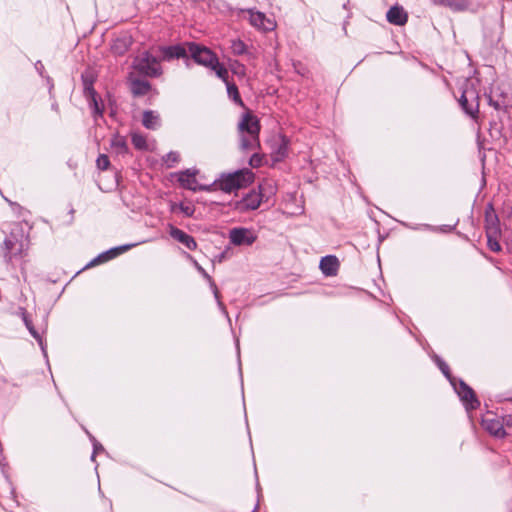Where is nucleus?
<instances>
[{
  "label": "nucleus",
  "instance_id": "1",
  "mask_svg": "<svg viewBox=\"0 0 512 512\" xmlns=\"http://www.w3.org/2000/svg\"><path fill=\"white\" fill-rule=\"evenodd\" d=\"M260 129L259 119L249 111L242 115L237 126L240 149L243 152H253L249 159V165L252 168L262 166L265 158L264 154L257 152L260 148Z\"/></svg>",
  "mask_w": 512,
  "mask_h": 512
},
{
  "label": "nucleus",
  "instance_id": "2",
  "mask_svg": "<svg viewBox=\"0 0 512 512\" xmlns=\"http://www.w3.org/2000/svg\"><path fill=\"white\" fill-rule=\"evenodd\" d=\"M252 179L253 174L250 171H237L233 174L222 176L220 179L214 181L211 187L215 185L221 191L231 193L241 188L247 180L251 181Z\"/></svg>",
  "mask_w": 512,
  "mask_h": 512
},
{
  "label": "nucleus",
  "instance_id": "3",
  "mask_svg": "<svg viewBox=\"0 0 512 512\" xmlns=\"http://www.w3.org/2000/svg\"><path fill=\"white\" fill-rule=\"evenodd\" d=\"M133 67L140 74L148 77H159L162 74V67L158 59L147 51L135 57Z\"/></svg>",
  "mask_w": 512,
  "mask_h": 512
},
{
  "label": "nucleus",
  "instance_id": "4",
  "mask_svg": "<svg viewBox=\"0 0 512 512\" xmlns=\"http://www.w3.org/2000/svg\"><path fill=\"white\" fill-rule=\"evenodd\" d=\"M22 237V230L17 226V229H13L4 239L1 253L6 263H10L13 256L21 254L23 248Z\"/></svg>",
  "mask_w": 512,
  "mask_h": 512
},
{
  "label": "nucleus",
  "instance_id": "5",
  "mask_svg": "<svg viewBox=\"0 0 512 512\" xmlns=\"http://www.w3.org/2000/svg\"><path fill=\"white\" fill-rule=\"evenodd\" d=\"M188 51L191 58L199 65L210 68L218 59L217 55L209 48L191 42L188 44Z\"/></svg>",
  "mask_w": 512,
  "mask_h": 512
},
{
  "label": "nucleus",
  "instance_id": "6",
  "mask_svg": "<svg viewBox=\"0 0 512 512\" xmlns=\"http://www.w3.org/2000/svg\"><path fill=\"white\" fill-rule=\"evenodd\" d=\"M198 170L186 169L175 173L177 181L180 186L184 189L196 192V191H211V185H199L196 179Z\"/></svg>",
  "mask_w": 512,
  "mask_h": 512
},
{
  "label": "nucleus",
  "instance_id": "7",
  "mask_svg": "<svg viewBox=\"0 0 512 512\" xmlns=\"http://www.w3.org/2000/svg\"><path fill=\"white\" fill-rule=\"evenodd\" d=\"M229 239L235 246H250L256 241L257 236L248 228L237 227L229 231Z\"/></svg>",
  "mask_w": 512,
  "mask_h": 512
},
{
  "label": "nucleus",
  "instance_id": "8",
  "mask_svg": "<svg viewBox=\"0 0 512 512\" xmlns=\"http://www.w3.org/2000/svg\"><path fill=\"white\" fill-rule=\"evenodd\" d=\"M289 146V138L282 134L278 135V137L273 140V144L271 146L270 156L272 162H282L288 156Z\"/></svg>",
  "mask_w": 512,
  "mask_h": 512
},
{
  "label": "nucleus",
  "instance_id": "9",
  "mask_svg": "<svg viewBox=\"0 0 512 512\" xmlns=\"http://www.w3.org/2000/svg\"><path fill=\"white\" fill-rule=\"evenodd\" d=\"M263 201L262 186L258 187V191L252 189L237 204V208L242 211L256 210Z\"/></svg>",
  "mask_w": 512,
  "mask_h": 512
},
{
  "label": "nucleus",
  "instance_id": "10",
  "mask_svg": "<svg viewBox=\"0 0 512 512\" xmlns=\"http://www.w3.org/2000/svg\"><path fill=\"white\" fill-rule=\"evenodd\" d=\"M188 257L192 260L193 262V265L194 267L196 268V270L207 280V282L209 283V286L213 292V295H214V298L215 300L217 301V305L219 307V309L221 310V312L227 317L229 318L228 316V312L224 306V304L222 303V301L220 300V293H219V290L217 288V285L216 283L214 282V280L212 279V277L206 272V270L196 261L194 260L190 255H188ZM230 321V319H228Z\"/></svg>",
  "mask_w": 512,
  "mask_h": 512
},
{
  "label": "nucleus",
  "instance_id": "11",
  "mask_svg": "<svg viewBox=\"0 0 512 512\" xmlns=\"http://www.w3.org/2000/svg\"><path fill=\"white\" fill-rule=\"evenodd\" d=\"M136 245H137L136 243H132V244H124L121 246L113 247V248L99 254L86 267L94 266L96 264L109 261V260L119 256L120 254L128 251L129 249L135 247Z\"/></svg>",
  "mask_w": 512,
  "mask_h": 512
},
{
  "label": "nucleus",
  "instance_id": "12",
  "mask_svg": "<svg viewBox=\"0 0 512 512\" xmlns=\"http://www.w3.org/2000/svg\"><path fill=\"white\" fill-rule=\"evenodd\" d=\"M169 235L179 243L183 244L187 249L194 251L197 249V242L191 235L182 231L181 229L173 226L172 224L168 225Z\"/></svg>",
  "mask_w": 512,
  "mask_h": 512
},
{
  "label": "nucleus",
  "instance_id": "13",
  "mask_svg": "<svg viewBox=\"0 0 512 512\" xmlns=\"http://www.w3.org/2000/svg\"><path fill=\"white\" fill-rule=\"evenodd\" d=\"M483 428L491 435L499 438L506 436V432L501 421L491 414H487L482 420Z\"/></svg>",
  "mask_w": 512,
  "mask_h": 512
},
{
  "label": "nucleus",
  "instance_id": "14",
  "mask_svg": "<svg viewBox=\"0 0 512 512\" xmlns=\"http://www.w3.org/2000/svg\"><path fill=\"white\" fill-rule=\"evenodd\" d=\"M459 103L465 112L473 118L477 117L479 112L478 97L471 93L470 97L466 91L463 92L459 99Z\"/></svg>",
  "mask_w": 512,
  "mask_h": 512
},
{
  "label": "nucleus",
  "instance_id": "15",
  "mask_svg": "<svg viewBox=\"0 0 512 512\" xmlns=\"http://www.w3.org/2000/svg\"><path fill=\"white\" fill-rule=\"evenodd\" d=\"M160 52L162 54L163 59L166 61L179 58H186L187 61L189 60L187 57V50L181 44L161 46Z\"/></svg>",
  "mask_w": 512,
  "mask_h": 512
},
{
  "label": "nucleus",
  "instance_id": "16",
  "mask_svg": "<svg viewBox=\"0 0 512 512\" xmlns=\"http://www.w3.org/2000/svg\"><path fill=\"white\" fill-rule=\"evenodd\" d=\"M319 267L324 275L334 276L337 274L339 261L334 255H326L321 258Z\"/></svg>",
  "mask_w": 512,
  "mask_h": 512
},
{
  "label": "nucleus",
  "instance_id": "17",
  "mask_svg": "<svg viewBox=\"0 0 512 512\" xmlns=\"http://www.w3.org/2000/svg\"><path fill=\"white\" fill-rule=\"evenodd\" d=\"M250 23L252 26L265 31L272 30L274 23L266 18L265 14L259 11H250Z\"/></svg>",
  "mask_w": 512,
  "mask_h": 512
},
{
  "label": "nucleus",
  "instance_id": "18",
  "mask_svg": "<svg viewBox=\"0 0 512 512\" xmlns=\"http://www.w3.org/2000/svg\"><path fill=\"white\" fill-rule=\"evenodd\" d=\"M485 220H486V234H490L492 236H498L500 234L499 220H498V217L495 214V211L491 205H489L486 210Z\"/></svg>",
  "mask_w": 512,
  "mask_h": 512
},
{
  "label": "nucleus",
  "instance_id": "19",
  "mask_svg": "<svg viewBox=\"0 0 512 512\" xmlns=\"http://www.w3.org/2000/svg\"><path fill=\"white\" fill-rule=\"evenodd\" d=\"M84 97L86 98L89 108L92 111L93 119L97 121L98 118H102L104 114V105L102 100L98 97V94H90Z\"/></svg>",
  "mask_w": 512,
  "mask_h": 512
},
{
  "label": "nucleus",
  "instance_id": "20",
  "mask_svg": "<svg viewBox=\"0 0 512 512\" xmlns=\"http://www.w3.org/2000/svg\"><path fill=\"white\" fill-rule=\"evenodd\" d=\"M386 19L389 23L400 26L407 22V14L402 7L393 6L387 11Z\"/></svg>",
  "mask_w": 512,
  "mask_h": 512
},
{
  "label": "nucleus",
  "instance_id": "21",
  "mask_svg": "<svg viewBox=\"0 0 512 512\" xmlns=\"http://www.w3.org/2000/svg\"><path fill=\"white\" fill-rule=\"evenodd\" d=\"M111 148L118 156L124 157L130 153L126 138L119 134H116L111 138Z\"/></svg>",
  "mask_w": 512,
  "mask_h": 512
},
{
  "label": "nucleus",
  "instance_id": "22",
  "mask_svg": "<svg viewBox=\"0 0 512 512\" xmlns=\"http://www.w3.org/2000/svg\"><path fill=\"white\" fill-rule=\"evenodd\" d=\"M142 124L146 129L156 130L161 126L160 116L156 111L146 110L143 112Z\"/></svg>",
  "mask_w": 512,
  "mask_h": 512
},
{
  "label": "nucleus",
  "instance_id": "23",
  "mask_svg": "<svg viewBox=\"0 0 512 512\" xmlns=\"http://www.w3.org/2000/svg\"><path fill=\"white\" fill-rule=\"evenodd\" d=\"M459 395L463 401L470 404L472 409L479 405L474 391L463 382L460 384Z\"/></svg>",
  "mask_w": 512,
  "mask_h": 512
},
{
  "label": "nucleus",
  "instance_id": "24",
  "mask_svg": "<svg viewBox=\"0 0 512 512\" xmlns=\"http://www.w3.org/2000/svg\"><path fill=\"white\" fill-rule=\"evenodd\" d=\"M151 89V84L146 80L135 79L131 82V92L135 97L146 95Z\"/></svg>",
  "mask_w": 512,
  "mask_h": 512
},
{
  "label": "nucleus",
  "instance_id": "25",
  "mask_svg": "<svg viewBox=\"0 0 512 512\" xmlns=\"http://www.w3.org/2000/svg\"><path fill=\"white\" fill-rule=\"evenodd\" d=\"M226 89H227V94H228V97L236 104V105H239L241 107L244 106V103H243V100L239 94V90H238V87L235 83L233 82H226Z\"/></svg>",
  "mask_w": 512,
  "mask_h": 512
},
{
  "label": "nucleus",
  "instance_id": "26",
  "mask_svg": "<svg viewBox=\"0 0 512 512\" xmlns=\"http://www.w3.org/2000/svg\"><path fill=\"white\" fill-rule=\"evenodd\" d=\"M81 79H82V84H83V95L84 96L97 93L96 90L94 89L95 78L93 77L92 74L83 73L81 75Z\"/></svg>",
  "mask_w": 512,
  "mask_h": 512
},
{
  "label": "nucleus",
  "instance_id": "27",
  "mask_svg": "<svg viewBox=\"0 0 512 512\" xmlns=\"http://www.w3.org/2000/svg\"><path fill=\"white\" fill-rule=\"evenodd\" d=\"M176 209H179L184 216L186 217H193L195 213V206L191 203H184L181 202L179 204L172 203L171 204V211L174 212Z\"/></svg>",
  "mask_w": 512,
  "mask_h": 512
},
{
  "label": "nucleus",
  "instance_id": "28",
  "mask_svg": "<svg viewBox=\"0 0 512 512\" xmlns=\"http://www.w3.org/2000/svg\"><path fill=\"white\" fill-rule=\"evenodd\" d=\"M215 72L216 76L221 79L224 83L228 82V70L226 67L219 62V59L216 60V63L209 68Z\"/></svg>",
  "mask_w": 512,
  "mask_h": 512
},
{
  "label": "nucleus",
  "instance_id": "29",
  "mask_svg": "<svg viewBox=\"0 0 512 512\" xmlns=\"http://www.w3.org/2000/svg\"><path fill=\"white\" fill-rule=\"evenodd\" d=\"M230 49L235 56H241L247 53V45L240 39L231 40Z\"/></svg>",
  "mask_w": 512,
  "mask_h": 512
},
{
  "label": "nucleus",
  "instance_id": "30",
  "mask_svg": "<svg viewBox=\"0 0 512 512\" xmlns=\"http://www.w3.org/2000/svg\"><path fill=\"white\" fill-rule=\"evenodd\" d=\"M438 3L454 10H464L468 6V0H438Z\"/></svg>",
  "mask_w": 512,
  "mask_h": 512
},
{
  "label": "nucleus",
  "instance_id": "31",
  "mask_svg": "<svg viewBox=\"0 0 512 512\" xmlns=\"http://www.w3.org/2000/svg\"><path fill=\"white\" fill-rule=\"evenodd\" d=\"M131 142L134 147L138 150H146L147 149V141L146 138L138 133H133L131 135Z\"/></svg>",
  "mask_w": 512,
  "mask_h": 512
},
{
  "label": "nucleus",
  "instance_id": "32",
  "mask_svg": "<svg viewBox=\"0 0 512 512\" xmlns=\"http://www.w3.org/2000/svg\"><path fill=\"white\" fill-rule=\"evenodd\" d=\"M179 160H180V155L178 152H175V151H170L163 157V161L168 168L173 167L174 164L177 163Z\"/></svg>",
  "mask_w": 512,
  "mask_h": 512
},
{
  "label": "nucleus",
  "instance_id": "33",
  "mask_svg": "<svg viewBox=\"0 0 512 512\" xmlns=\"http://www.w3.org/2000/svg\"><path fill=\"white\" fill-rule=\"evenodd\" d=\"M22 319L31 336L33 338H39V332L35 329L32 320L28 317V315L25 312L22 313Z\"/></svg>",
  "mask_w": 512,
  "mask_h": 512
},
{
  "label": "nucleus",
  "instance_id": "34",
  "mask_svg": "<svg viewBox=\"0 0 512 512\" xmlns=\"http://www.w3.org/2000/svg\"><path fill=\"white\" fill-rule=\"evenodd\" d=\"M86 433L87 435L89 436V439L90 441L92 442V445H93V452H92V455H91V460L94 461L95 460V456L98 452L100 451H104V447L102 446L101 443H99L96 438L90 434L87 430H86Z\"/></svg>",
  "mask_w": 512,
  "mask_h": 512
},
{
  "label": "nucleus",
  "instance_id": "35",
  "mask_svg": "<svg viewBox=\"0 0 512 512\" xmlns=\"http://www.w3.org/2000/svg\"><path fill=\"white\" fill-rule=\"evenodd\" d=\"M112 48L116 54H123L128 49V43L126 39H117Z\"/></svg>",
  "mask_w": 512,
  "mask_h": 512
},
{
  "label": "nucleus",
  "instance_id": "36",
  "mask_svg": "<svg viewBox=\"0 0 512 512\" xmlns=\"http://www.w3.org/2000/svg\"><path fill=\"white\" fill-rule=\"evenodd\" d=\"M97 168L104 171L108 169L110 165L109 157L105 154H100L96 160Z\"/></svg>",
  "mask_w": 512,
  "mask_h": 512
},
{
  "label": "nucleus",
  "instance_id": "37",
  "mask_svg": "<svg viewBox=\"0 0 512 512\" xmlns=\"http://www.w3.org/2000/svg\"><path fill=\"white\" fill-rule=\"evenodd\" d=\"M497 237L498 236H492L490 234H487L488 245H489L490 249L494 252H499L501 250V246L497 240Z\"/></svg>",
  "mask_w": 512,
  "mask_h": 512
},
{
  "label": "nucleus",
  "instance_id": "38",
  "mask_svg": "<svg viewBox=\"0 0 512 512\" xmlns=\"http://www.w3.org/2000/svg\"><path fill=\"white\" fill-rule=\"evenodd\" d=\"M34 339L38 342V344H39V346H40V348H41V351H42V353H43L44 357H45V358H47V357H48V356H47V345H46V343L44 342V340H43L42 336H41V335H39V338H34Z\"/></svg>",
  "mask_w": 512,
  "mask_h": 512
},
{
  "label": "nucleus",
  "instance_id": "39",
  "mask_svg": "<svg viewBox=\"0 0 512 512\" xmlns=\"http://www.w3.org/2000/svg\"><path fill=\"white\" fill-rule=\"evenodd\" d=\"M34 67H35L36 71L38 72V74L40 76L44 77L45 67L40 60L36 61V63L34 64Z\"/></svg>",
  "mask_w": 512,
  "mask_h": 512
},
{
  "label": "nucleus",
  "instance_id": "40",
  "mask_svg": "<svg viewBox=\"0 0 512 512\" xmlns=\"http://www.w3.org/2000/svg\"><path fill=\"white\" fill-rule=\"evenodd\" d=\"M47 83L49 84V90L51 91L53 88V81L49 76H46Z\"/></svg>",
  "mask_w": 512,
  "mask_h": 512
},
{
  "label": "nucleus",
  "instance_id": "41",
  "mask_svg": "<svg viewBox=\"0 0 512 512\" xmlns=\"http://www.w3.org/2000/svg\"><path fill=\"white\" fill-rule=\"evenodd\" d=\"M52 109L57 111L58 110V105L56 103L52 104Z\"/></svg>",
  "mask_w": 512,
  "mask_h": 512
},
{
  "label": "nucleus",
  "instance_id": "42",
  "mask_svg": "<svg viewBox=\"0 0 512 512\" xmlns=\"http://www.w3.org/2000/svg\"><path fill=\"white\" fill-rule=\"evenodd\" d=\"M257 509H258V503L255 505V507L253 508V510L251 512H256Z\"/></svg>",
  "mask_w": 512,
  "mask_h": 512
},
{
  "label": "nucleus",
  "instance_id": "43",
  "mask_svg": "<svg viewBox=\"0 0 512 512\" xmlns=\"http://www.w3.org/2000/svg\"><path fill=\"white\" fill-rule=\"evenodd\" d=\"M237 353L239 354V342H236Z\"/></svg>",
  "mask_w": 512,
  "mask_h": 512
},
{
  "label": "nucleus",
  "instance_id": "44",
  "mask_svg": "<svg viewBox=\"0 0 512 512\" xmlns=\"http://www.w3.org/2000/svg\"><path fill=\"white\" fill-rule=\"evenodd\" d=\"M348 5V2L343 5V8L346 9Z\"/></svg>",
  "mask_w": 512,
  "mask_h": 512
},
{
  "label": "nucleus",
  "instance_id": "45",
  "mask_svg": "<svg viewBox=\"0 0 512 512\" xmlns=\"http://www.w3.org/2000/svg\"><path fill=\"white\" fill-rule=\"evenodd\" d=\"M73 213H74V209L72 208V209L70 210V214L72 215Z\"/></svg>",
  "mask_w": 512,
  "mask_h": 512
}]
</instances>
